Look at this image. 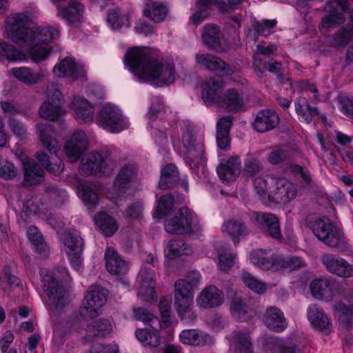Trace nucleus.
<instances>
[{
    "mask_svg": "<svg viewBox=\"0 0 353 353\" xmlns=\"http://www.w3.org/2000/svg\"><path fill=\"white\" fill-rule=\"evenodd\" d=\"M124 63L139 80L152 82L157 86L172 83L176 73L173 61L161 62L150 57L143 48L134 47L129 49Z\"/></svg>",
    "mask_w": 353,
    "mask_h": 353,
    "instance_id": "f257e3e1",
    "label": "nucleus"
},
{
    "mask_svg": "<svg viewBox=\"0 0 353 353\" xmlns=\"http://www.w3.org/2000/svg\"><path fill=\"white\" fill-rule=\"evenodd\" d=\"M31 18L26 12L9 15L6 21V37L19 46H29L34 42L46 43L57 39L59 30L50 26L29 28Z\"/></svg>",
    "mask_w": 353,
    "mask_h": 353,
    "instance_id": "f03ea898",
    "label": "nucleus"
},
{
    "mask_svg": "<svg viewBox=\"0 0 353 353\" xmlns=\"http://www.w3.org/2000/svg\"><path fill=\"white\" fill-rule=\"evenodd\" d=\"M41 287L44 292L58 310H61L68 302V294L63 283L67 281L69 273L65 268H58L50 270L42 268L40 270Z\"/></svg>",
    "mask_w": 353,
    "mask_h": 353,
    "instance_id": "7ed1b4c3",
    "label": "nucleus"
},
{
    "mask_svg": "<svg viewBox=\"0 0 353 353\" xmlns=\"http://www.w3.org/2000/svg\"><path fill=\"white\" fill-rule=\"evenodd\" d=\"M165 230L172 234H190L199 228V220L194 212L182 207L165 221Z\"/></svg>",
    "mask_w": 353,
    "mask_h": 353,
    "instance_id": "20e7f679",
    "label": "nucleus"
},
{
    "mask_svg": "<svg viewBox=\"0 0 353 353\" xmlns=\"http://www.w3.org/2000/svg\"><path fill=\"white\" fill-rule=\"evenodd\" d=\"M46 100L39 108L41 118L48 121H59L66 114L63 108L64 98L59 87L54 83H49L46 88Z\"/></svg>",
    "mask_w": 353,
    "mask_h": 353,
    "instance_id": "39448f33",
    "label": "nucleus"
},
{
    "mask_svg": "<svg viewBox=\"0 0 353 353\" xmlns=\"http://www.w3.org/2000/svg\"><path fill=\"white\" fill-rule=\"evenodd\" d=\"M314 234L330 247H341L346 243L342 232L327 218H316L309 223Z\"/></svg>",
    "mask_w": 353,
    "mask_h": 353,
    "instance_id": "423d86ee",
    "label": "nucleus"
},
{
    "mask_svg": "<svg viewBox=\"0 0 353 353\" xmlns=\"http://www.w3.org/2000/svg\"><path fill=\"white\" fill-rule=\"evenodd\" d=\"M181 150L184 154L186 162L192 169L201 163L204 154V145L201 136H197L192 130L187 129L180 138Z\"/></svg>",
    "mask_w": 353,
    "mask_h": 353,
    "instance_id": "0eeeda50",
    "label": "nucleus"
},
{
    "mask_svg": "<svg viewBox=\"0 0 353 353\" xmlns=\"http://www.w3.org/2000/svg\"><path fill=\"white\" fill-rule=\"evenodd\" d=\"M115 168V162L107 153L91 152L85 155L81 162L79 172L81 175L103 173L110 174Z\"/></svg>",
    "mask_w": 353,
    "mask_h": 353,
    "instance_id": "6e6552de",
    "label": "nucleus"
},
{
    "mask_svg": "<svg viewBox=\"0 0 353 353\" xmlns=\"http://www.w3.org/2000/svg\"><path fill=\"white\" fill-rule=\"evenodd\" d=\"M59 238L70 264L75 270H81L83 268L81 256L84 245L83 239L76 231L64 232L60 235Z\"/></svg>",
    "mask_w": 353,
    "mask_h": 353,
    "instance_id": "1a4fd4ad",
    "label": "nucleus"
},
{
    "mask_svg": "<svg viewBox=\"0 0 353 353\" xmlns=\"http://www.w3.org/2000/svg\"><path fill=\"white\" fill-rule=\"evenodd\" d=\"M105 302L106 290L100 285H92L84 297L79 312L84 317L94 318L100 314Z\"/></svg>",
    "mask_w": 353,
    "mask_h": 353,
    "instance_id": "9d476101",
    "label": "nucleus"
},
{
    "mask_svg": "<svg viewBox=\"0 0 353 353\" xmlns=\"http://www.w3.org/2000/svg\"><path fill=\"white\" fill-rule=\"evenodd\" d=\"M98 121L102 128L111 132H119L129 126L119 108L112 104H105L102 107L99 112Z\"/></svg>",
    "mask_w": 353,
    "mask_h": 353,
    "instance_id": "9b49d317",
    "label": "nucleus"
},
{
    "mask_svg": "<svg viewBox=\"0 0 353 353\" xmlns=\"http://www.w3.org/2000/svg\"><path fill=\"white\" fill-rule=\"evenodd\" d=\"M57 8V16L63 19L67 23L77 27L82 21L83 6L77 0H52Z\"/></svg>",
    "mask_w": 353,
    "mask_h": 353,
    "instance_id": "f8f14e48",
    "label": "nucleus"
},
{
    "mask_svg": "<svg viewBox=\"0 0 353 353\" xmlns=\"http://www.w3.org/2000/svg\"><path fill=\"white\" fill-rule=\"evenodd\" d=\"M348 8L346 0H330L324 6V10L329 14L321 19V26L323 28H331L341 25L345 21L344 14Z\"/></svg>",
    "mask_w": 353,
    "mask_h": 353,
    "instance_id": "ddd939ff",
    "label": "nucleus"
},
{
    "mask_svg": "<svg viewBox=\"0 0 353 353\" xmlns=\"http://www.w3.org/2000/svg\"><path fill=\"white\" fill-rule=\"evenodd\" d=\"M296 195V188L290 181L275 176L273 187L270 191V201L285 204L294 200Z\"/></svg>",
    "mask_w": 353,
    "mask_h": 353,
    "instance_id": "4468645a",
    "label": "nucleus"
},
{
    "mask_svg": "<svg viewBox=\"0 0 353 353\" xmlns=\"http://www.w3.org/2000/svg\"><path fill=\"white\" fill-rule=\"evenodd\" d=\"M196 63L201 68L210 71L219 72L223 75H232L235 69L219 57L212 54L198 53L195 55Z\"/></svg>",
    "mask_w": 353,
    "mask_h": 353,
    "instance_id": "2eb2a0df",
    "label": "nucleus"
},
{
    "mask_svg": "<svg viewBox=\"0 0 353 353\" xmlns=\"http://www.w3.org/2000/svg\"><path fill=\"white\" fill-rule=\"evenodd\" d=\"M321 260L330 272L344 278L353 276V265L341 257L332 254H324Z\"/></svg>",
    "mask_w": 353,
    "mask_h": 353,
    "instance_id": "dca6fc26",
    "label": "nucleus"
},
{
    "mask_svg": "<svg viewBox=\"0 0 353 353\" xmlns=\"http://www.w3.org/2000/svg\"><path fill=\"white\" fill-rule=\"evenodd\" d=\"M53 72L59 77L72 79H83L86 75L84 68L77 64L70 57H66L57 63L53 68Z\"/></svg>",
    "mask_w": 353,
    "mask_h": 353,
    "instance_id": "f3484780",
    "label": "nucleus"
},
{
    "mask_svg": "<svg viewBox=\"0 0 353 353\" xmlns=\"http://www.w3.org/2000/svg\"><path fill=\"white\" fill-rule=\"evenodd\" d=\"M154 276V271L150 269L142 268L139 272L138 279L140 285L137 295L143 301L150 302L157 298Z\"/></svg>",
    "mask_w": 353,
    "mask_h": 353,
    "instance_id": "a211bd4d",
    "label": "nucleus"
},
{
    "mask_svg": "<svg viewBox=\"0 0 353 353\" xmlns=\"http://www.w3.org/2000/svg\"><path fill=\"white\" fill-rule=\"evenodd\" d=\"M225 83L219 76H214L205 81L202 88V99L210 105L221 101Z\"/></svg>",
    "mask_w": 353,
    "mask_h": 353,
    "instance_id": "6ab92c4d",
    "label": "nucleus"
},
{
    "mask_svg": "<svg viewBox=\"0 0 353 353\" xmlns=\"http://www.w3.org/2000/svg\"><path fill=\"white\" fill-rule=\"evenodd\" d=\"M88 139L83 131L75 132L65 143L64 151L70 162H76L87 149Z\"/></svg>",
    "mask_w": 353,
    "mask_h": 353,
    "instance_id": "aec40b11",
    "label": "nucleus"
},
{
    "mask_svg": "<svg viewBox=\"0 0 353 353\" xmlns=\"http://www.w3.org/2000/svg\"><path fill=\"white\" fill-rule=\"evenodd\" d=\"M252 216L261 228L272 238L281 240L282 234L277 216L272 213L254 212Z\"/></svg>",
    "mask_w": 353,
    "mask_h": 353,
    "instance_id": "412c9836",
    "label": "nucleus"
},
{
    "mask_svg": "<svg viewBox=\"0 0 353 353\" xmlns=\"http://www.w3.org/2000/svg\"><path fill=\"white\" fill-rule=\"evenodd\" d=\"M138 168L135 165H124L119 171L114 182V188L119 192H124L128 190L138 178Z\"/></svg>",
    "mask_w": 353,
    "mask_h": 353,
    "instance_id": "4be33fe9",
    "label": "nucleus"
},
{
    "mask_svg": "<svg viewBox=\"0 0 353 353\" xmlns=\"http://www.w3.org/2000/svg\"><path fill=\"white\" fill-rule=\"evenodd\" d=\"M223 299V292L215 285H211L202 290L197 296L196 302L199 307L210 309L220 306Z\"/></svg>",
    "mask_w": 353,
    "mask_h": 353,
    "instance_id": "5701e85b",
    "label": "nucleus"
},
{
    "mask_svg": "<svg viewBox=\"0 0 353 353\" xmlns=\"http://www.w3.org/2000/svg\"><path fill=\"white\" fill-rule=\"evenodd\" d=\"M36 128L43 146L51 154H57L61 150V145L57 140L54 127L48 123H38Z\"/></svg>",
    "mask_w": 353,
    "mask_h": 353,
    "instance_id": "b1692460",
    "label": "nucleus"
},
{
    "mask_svg": "<svg viewBox=\"0 0 353 353\" xmlns=\"http://www.w3.org/2000/svg\"><path fill=\"white\" fill-rule=\"evenodd\" d=\"M279 121V117L276 112L265 109L257 112L252 125L254 130L263 133L275 128Z\"/></svg>",
    "mask_w": 353,
    "mask_h": 353,
    "instance_id": "393cba45",
    "label": "nucleus"
},
{
    "mask_svg": "<svg viewBox=\"0 0 353 353\" xmlns=\"http://www.w3.org/2000/svg\"><path fill=\"white\" fill-rule=\"evenodd\" d=\"M251 262L263 270H278V258L279 255L272 252L270 250L258 249L251 252Z\"/></svg>",
    "mask_w": 353,
    "mask_h": 353,
    "instance_id": "a878e982",
    "label": "nucleus"
},
{
    "mask_svg": "<svg viewBox=\"0 0 353 353\" xmlns=\"http://www.w3.org/2000/svg\"><path fill=\"white\" fill-rule=\"evenodd\" d=\"M150 327L137 329L135 331V336L145 349L154 351L161 344V328L154 326Z\"/></svg>",
    "mask_w": 353,
    "mask_h": 353,
    "instance_id": "bb28decb",
    "label": "nucleus"
},
{
    "mask_svg": "<svg viewBox=\"0 0 353 353\" xmlns=\"http://www.w3.org/2000/svg\"><path fill=\"white\" fill-rule=\"evenodd\" d=\"M241 170V163L239 157H231L223 160L216 168V172L223 181H234Z\"/></svg>",
    "mask_w": 353,
    "mask_h": 353,
    "instance_id": "cd10ccee",
    "label": "nucleus"
},
{
    "mask_svg": "<svg viewBox=\"0 0 353 353\" xmlns=\"http://www.w3.org/2000/svg\"><path fill=\"white\" fill-rule=\"evenodd\" d=\"M10 72L16 79L27 85H35L41 83L48 74L43 69L34 71L27 67L13 68Z\"/></svg>",
    "mask_w": 353,
    "mask_h": 353,
    "instance_id": "c85d7f7f",
    "label": "nucleus"
},
{
    "mask_svg": "<svg viewBox=\"0 0 353 353\" xmlns=\"http://www.w3.org/2000/svg\"><path fill=\"white\" fill-rule=\"evenodd\" d=\"M112 330V324L108 320L99 319L87 325L83 339L85 342H93L95 338L104 336L110 333Z\"/></svg>",
    "mask_w": 353,
    "mask_h": 353,
    "instance_id": "c756f323",
    "label": "nucleus"
},
{
    "mask_svg": "<svg viewBox=\"0 0 353 353\" xmlns=\"http://www.w3.org/2000/svg\"><path fill=\"white\" fill-rule=\"evenodd\" d=\"M73 115L77 120L89 122L94 119V109L92 105L85 99L74 97L70 106Z\"/></svg>",
    "mask_w": 353,
    "mask_h": 353,
    "instance_id": "7c9ffc66",
    "label": "nucleus"
},
{
    "mask_svg": "<svg viewBox=\"0 0 353 353\" xmlns=\"http://www.w3.org/2000/svg\"><path fill=\"white\" fill-rule=\"evenodd\" d=\"M179 339L184 344L195 346H203L213 343L210 335L198 329L183 330L179 334Z\"/></svg>",
    "mask_w": 353,
    "mask_h": 353,
    "instance_id": "2f4dec72",
    "label": "nucleus"
},
{
    "mask_svg": "<svg viewBox=\"0 0 353 353\" xmlns=\"http://www.w3.org/2000/svg\"><path fill=\"white\" fill-rule=\"evenodd\" d=\"M263 322L270 330L277 332L283 331L288 325L283 312L274 306L266 309Z\"/></svg>",
    "mask_w": 353,
    "mask_h": 353,
    "instance_id": "473e14b6",
    "label": "nucleus"
},
{
    "mask_svg": "<svg viewBox=\"0 0 353 353\" xmlns=\"http://www.w3.org/2000/svg\"><path fill=\"white\" fill-rule=\"evenodd\" d=\"M223 37L221 30L215 24H206L201 34L203 43L209 49L219 50L221 48Z\"/></svg>",
    "mask_w": 353,
    "mask_h": 353,
    "instance_id": "72a5a7b5",
    "label": "nucleus"
},
{
    "mask_svg": "<svg viewBox=\"0 0 353 353\" xmlns=\"http://www.w3.org/2000/svg\"><path fill=\"white\" fill-rule=\"evenodd\" d=\"M307 319L314 328L321 331L330 330L332 327L330 319L316 305L308 307Z\"/></svg>",
    "mask_w": 353,
    "mask_h": 353,
    "instance_id": "f704fd0d",
    "label": "nucleus"
},
{
    "mask_svg": "<svg viewBox=\"0 0 353 353\" xmlns=\"http://www.w3.org/2000/svg\"><path fill=\"white\" fill-rule=\"evenodd\" d=\"M107 270L113 274H124L128 270V264L113 248H108L105 254Z\"/></svg>",
    "mask_w": 353,
    "mask_h": 353,
    "instance_id": "c9c22d12",
    "label": "nucleus"
},
{
    "mask_svg": "<svg viewBox=\"0 0 353 353\" xmlns=\"http://www.w3.org/2000/svg\"><path fill=\"white\" fill-rule=\"evenodd\" d=\"M24 169L23 183L26 185H32L40 183L43 180L44 171L37 163L28 160L26 157L23 160Z\"/></svg>",
    "mask_w": 353,
    "mask_h": 353,
    "instance_id": "e433bc0d",
    "label": "nucleus"
},
{
    "mask_svg": "<svg viewBox=\"0 0 353 353\" xmlns=\"http://www.w3.org/2000/svg\"><path fill=\"white\" fill-rule=\"evenodd\" d=\"M36 159L50 174L54 176L60 175L64 170V163L56 154L49 157L43 151L35 154Z\"/></svg>",
    "mask_w": 353,
    "mask_h": 353,
    "instance_id": "4c0bfd02",
    "label": "nucleus"
},
{
    "mask_svg": "<svg viewBox=\"0 0 353 353\" xmlns=\"http://www.w3.org/2000/svg\"><path fill=\"white\" fill-rule=\"evenodd\" d=\"M194 296L174 297V306L182 320L188 323L195 320L196 315L192 309Z\"/></svg>",
    "mask_w": 353,
    "mask_h": 353,
    "instance_id": "58836bf2",
    "label": "nucleus"
},
{
    "mask_svg": "<svg viewBox=\"0 0 353 353\" xmlns=\"http://www.w3.org/2000/svg\"><path fill=\"white\" fill-rule=\"evenodd\" d=\"M296 112L298 119L301 122L309 123L312 121L314 117L319 115V111L315 107L310 106L307 99L302 96L298 98L294 102Z\"/></svg>",
    "mask_w": 353,
    "mask_h": 353,
    "instance_id": "ea45409f",
    "label": "nucleus"
},
{
    "mask_svg": "<svg viewBox=\"0 0 353 353\" xmlns=\"http://www.w3.org/2000/svg\"><path fill=\"white\" fill-rule=\"evenodd\" d=\"M233 353H252L253 347L248 332L236 331L231 336Z\"/></svg>",
    "mask_w": 353,
    "mask_h": 353,
    "instance_id": "a19ab883",
    "label": "nucleus"
},
{
    "mask_svg": "<svg viewBox=\"0 0 353 353\" xmlns=\"http://www.w3.org/2000/svg\"><path fill=\"white\" fill-rule=\"evenodd\" d=\"M352 41H353V28L343 27L327 38L328 45L336 50L344 48Z\"/></svg>",
    "mask_w": 353,
    "mask_h": 353,
    "instance_id": "79ce46f5",
    "label": "nucleus"
},
{
    "mask_svg": "<svg viewBox=\"0 0 353 353\" xmlns=\"http://www.w3.org/2000/svg\"><path fill=\"white\" fill-rule=\"evenodd\" d=\"M143 15L155 23L165 19L168 14V8L163 3L154 1L145 5L143 10Z\"/></svg>",
    "mask_w": 353,
    "mask_h": 353,
    "instance_id": "37998d69",
    "label": "nucleus"
},
{
    "mask_svg": "<svg viewBox=\"0 0 353 353\" xmlns=\"http://www.w3.org/2000/svg\"><path fill=\"white\" fill-rule=\"evenodd\" d=\"M216 252L218 256L217 266L219 270L228 272L234 265L236 255L230 252L228 244H216Z\"/></svg>",
    "mask_w": 353,
    "mask_h": 353,
    "instance_id": "c03bdc74",
    "label": "nucleus"
},
{
    "mask_svg": "<svg viewBox=\"0 0 353 353\" xmlns=\"http://www.w3.org/2000/svg\"><path fill=\"white\" fill-rule=\"evenodd\" d=\"M192 251V247L183 240H171L165 249V255L170 259H174L182 255H189Z\"/></svg>",
    "mask_w": 353,
    "mask_h": 353,
    "instance_id": "a18cd8bd",
    "label": "nucleus"
},
{
    "mask_svg": "<svg viewBox=\"0 0 353 353\" xmlns=\"http://www.w3.org/2000/svg\"><path fill=\"white\" fill-rule=\"evenodd\" d=\"M97 226L106 236H112L118 230L116 221L105 212H101L94 216Z\"/></svg>",
    "mask_w": 353,
    "mask_h": 353,
    "instance_id": "49530a36",
    "label": "nucleus"
},
{
    "mask_svg": "<svg viewBox=\"0 0 353 353\" xmlns=\"http://www.w3.org/2000/svg\"><path fill=\"white\" fill-rule=\"evenodd\" d=\"M219 105L228 108V110H239L244 105L243 99L236 89H229L223 95L221 101Z\"/></svg>",
    "mask_w": 353,
    "mask_h": 353,
    "instance_id": "de8ad7c7",
    "label": "nucleus"
},
{
    "mask_svg": "<svg viewBox=\"0 0 353 353\" xmlns=\"http://www.w3.org/2000/svg\"><path fill=\"white\" fill-rule=\"evenodd\" d=\"M97 189L96 185L93 184H81L78 187L79 196L88 210H92L98 203Z\"/></svg>",
    "mask_w": 353,
    "mask_h": 353,
    "instance_id": "09e8293b",
    "label": "nucleus"
},
{
    "mask_svg": "<svg viewBox=\"0 0 353 353\" xmlns=\"http://www.w3.org/2000/svg\"><path fill=\"white\" fill-rule=\"evenodd\" d=\"M334 316L339 322L348 327H353V305L338 302L334 305Z\"/></svg>",
    "mask_w": 353,
    "mask_h": 353,
    "instance_id": "8fccbe9b",
    "label": "nucleus"
},
{
    "mask_svg": "<svg viewBox=\"0 0 353 353\" xmlns=\"http://www.w3.org/2000/svg\"><path fill=\"white\" fill-rule=\"evenodd\" d=\"M274 178V176L270 175L256 178L254 181V190L264 202L270 201V191L273 187Z\"/></svg>",
    "mask_w": 353,
    "mask_h": 353,
    "instance_id": "3c124183",
    "label": "nucleus"
},
{
    "mask_svg": "<svg viewBox=\"0 0 353 353\" xmlns=\"http://www.w3.org/2000/svg\"><path fill=\"white\" fill-rule=\"evenodd\" d=\"M310 287L312 296L317 299H323L332 294L331 282L327 279H314Z\"/></svg>",
    "mask_w": 353,
    "mask_h": 353,
    "instance_id": "603ef678",
    "label": "nucleus"
},
{
    "mask_svg": "<svg viewBox=\"0 0 353 353\" xmlns=\"http://www.w3.org/2000/svg\"><path fill=\"white\" fill-rule=\"evenodd\" d=\"M222 231L227 233L234 243L239 241V237L241 236L248 233L246 226L244 223L233 219L229 220L223 224Z\"/></svg>",
    "mask_w": 353,
    "mask_h": 353,
    "instance_id": "864d4df0",
    "label": "nucleus"
},
{
    "mask_svg": "<svg viewBox=\"0 0 353 353\" xmlns=\"http://www.w3.org/2000/svg\"><path fill=\"white\" fill-rule=\"evenodd\" d=\"M179 180V173L173 164H168L161 170L159 186L161 189L166 190L172 187Z\"/></svg>",
    "mask_w": 353,
    "mask_h": 353,
    "instance_id": "5fc2aeb1",
    "label": "nucleus"
},
{
    "mask_svg": "<svg viewBox=\"0 0 353 353\" xmlns=\"http://www.w3.org/2000/svg\"><path fill=\"white\" fill-rule=\"evenodd\" d=\"M277 260H279L278 270L284 269L293 271L307 265L306 262L302 258L296 256L284 257L279 255Z\"/></svg>",
    "mask_w": 353,
    "mask_h": 353,
    "instance_id": "6e6d98bb",
    "label": "nucleus"
},
{
    "mask_svg": "<svg viewBox=\"0 0 353 353\" xmlns=\"http://www.w3.org/2000/svg\"><path fill=\"white\" fill-rule=\"evenodd\" d=\"M0 283L1 288L6 291L12 290L20 284L19 279L12 274L10 266L4 267L0 276Z\"/></svg>",
    "mask_w": 353,
    "mask_h": 353,
    "instance_id": "4d7b16f0",
    "label": "nucleus"
},
{
    "mask_svg": "<svg viewBox=\"0 0 353 353\" xmlns=\"http://www.w3.org/2000/svg\"><path fill=\"white\" fill-rule=\"evenodd\" d=\"M174 203V197L170 194L161 196L157 202L155 212L153 214L154 218L161 219L173 208Z\"/></svg>",
    "mask_w": 353,
    "mask_h": 353,
    "instance_id": "13d9d810",
    "label": "nucleus"
},
{
    "mask_svg": "<svg viewBox=\"0 0 353 353\" xmlns=\"http://www.w3.org/2000/svg\"><path fill=\"white\" fill-rule=\"evenodd\" d=\"M241 280L248 288L257 294H263L267 290L266 284L248 272H242Z\"/></svg>",
    "mask_w": 353,
    "mask_h": 353,
    "instance_id": "bf43d9fd",
    "label": "nucleus"
},
{
    "mask_svg": "<svg viewBox=\"0 0 353 353\" xmlns=\"http://www.w3.org/2000/svg\"><path fill=\"white\" fill-rule=\"evenodd\" d=\"M230 310L232 315L241 321L249 319L248 307L245 301L240 298H236L232 301Z\"/></svg>",
    "mask_w": 353,
    "mask_h": 353,
    "instance_id": "052dcab7",
    "label": "nucleus"
},
{
    "mask_svg": "<svg viewBox=\"0 0 353 353\" xmlns=\"http://www.w3.org/2000/svg\"><path fill=\"white\" fill-rule=\"evenodd\" d=\"M28 236L34 246L37 252L39 253L45 252L47 245L43 240L42 234L37 227L31 226L28 228Z\"/></svg>",
    "mask_w": 353,
    "mask_h": 353,
    "instance_id": "680f3d73",
    "label": "nucleus"
},
{
    "mask_svg": "<svg viewBox=\"0 0 353 353\" xmlns=\"http://www.w3.org/2000/svg\"><path fill=\"white\" fill-rule=\"evenodd\" d=\"M42 43L34 42L29 46H21L26 48L30 53L34 61H41L45 59L50 54V51L46 46H42Z\"/></svg>",
    "mask_w": 353,
    "mask_h": 353,
    "instance_id": "e2e57ef3",
    "label": "nucleus"
},
{
    "mask_svg": "<svg viewBox=\"0 0 353 353\" xmlns=\"http://www.w3.org/2000/svg\"><path fill=\"white\" fill-rule=\"evenodd\" d=\"M22 54L16 48L7 42H0V59L5 58L14 61L22 59Z\"/></svg>",
    "mask_w": 353,
    "mask_h": 353,
    "instance_id": "0e129e2a",
    "label": "nucleus"
},
{
    "mask_svg": "<svg viewBox=\"0 0 353 353\" xmlns=\"http://www.w3.org/2000/svg\"><path fill=\"white\" fill-rule=\"evenodd\" d=\"M263 169V163L259 159L248 156L245 160L243 172L247 176H254Z\"/></svg>",
    "mask_w": 353,
    "mask_h": 353,
    "instance_id": "69168bd1",
    "label": "nucleus"
},
{
    "mask_svg": "<svg viewBox=\"0 0 353 353\" xmlns=\"http://www.w3.org/2000/svg\"><path fill=\"white\" fill-rule=\"evenodd\" d=\"M107 21L114 30L119 29L124 25L128 26L130 24L128 17L126 15L121 17V14L117 10H112L108 12Z\"/></svg>",
    "mask_w": 353,
    "mask_h": 353,
    "instance_id": "338daca9",
    "label": "nucleus"
},
{
    "mask_svg": "<svg viewBox=\"0 0 353 353\" xmlns=\"http://www.w3.org/2000/svg\"><path fill=\"white\" fill-rule=\"evenodd\" d=\"M337 101L341 111L353 119V95L340 94L337 97Z\"/></svg>",
    "mask_w": 353,
    "mask_h": 353,
    "instance_id": "774afa93",
    "label": "nucleus"
}]
</instances>
